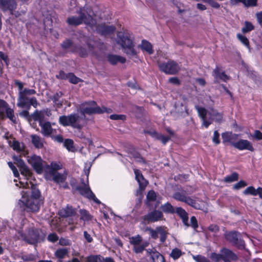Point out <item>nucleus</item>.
Instances as JSON below:
<instances>
[{
	"mask_svg": "<svg viewBox=\"0 0 262 262\" xmlns=\"http://www.w3.org/2000/svg\"><path fill=\"white\" fill-rule=\"evenodd\" d=\"M160 228L161 227H157L155 229H153L150 227H147L146 230L149 231L150 235L153 239H156L158 238L160 233L159 231L160 230Z\"/></svg>",
	"mask_w": 262,
	"mask_h": 262,
	"instance_id": "nucleus-38",
	"label": "nucleus"
},
{
	"mask_svg": "<svg viewBox=\"0 0 262 262\" xmlns=\"http://www.w3.org/2000/svg\"><path fill=\"white\" fill-rule=\"evenodd\" d=\"M51 115V111L49 108H46L40 111H35L32 115V118L35 121H45L46 116L49 117Z\"/></svg>",
	"mask_w": 262,
	"mask_h": 262,
	"instance_id": "nucleus-20",
	"label": "nucleus"
},
{
	"mask_svg": "<svg viewBox=\"0 0 262 262\" xmlns=\"http://www.w3.org/2000/svg\"><path fill=\"white\" fill-rule=\"evenodd\" d=\"M170 137L168 136H165L159 134L156 139L161 141L162 143L165 145L170 140Z\"/></svg>",
	"mask_w": 262,
	"mask_h": 262,
	"instance_id": "nucleus-56",
	"label": "nucleus"
},
{
	"mask_svg": "<svg viewBox=\"0 0 262 262\" xmlns=\"http://www.w3.org/2000/svg\"><path fill=\"white\" fill-rule=\"evenodd\" d=\"M161 209L165 213H173L174 212L173 207L168 202L161 205Z\"/></svg>",
	"mask_w": 262,
	"mask_h": 262,
	"instance_id": "nucleus-36",
	"label": "nucleus"
},
{
	"mask_svg": "<svg viewBox=\"0 0 262 262\" xmlns=\"http://www.w3.org/2000/svg\"><path fill=\"white\" fill-rule=\"evenodd\" d=\"M176 213L181 218L183 224L187 228L189 226L188 223V216L186 211L182 207H178L176 209Z\"/></svg>",
	"mask_w": 262,
	"mask_h": 262,
	"instance_id": "nucleus-27",
	"label": "nucleus"
},
{
	"mask_svg": "<svg viewBox=\"0 0 262 262\" xmlns=\"http://www.w3.org/2000/svg\"><path fill=\"white\" fill-rule=\"evenodd\" d=\"M257 0H245L244 5L248 8L250 7H255L257 6Z\"/></svg>",
	"mask_w": 262,
	"mask_h": 262,
	"instance_id": "nucleus-55",
	"label": "nucleus"
},
{
	"mask_svg": "<svg viewBox=\"0 0 262 262\" xmlns=\"http://www.w3.org/2000/svg\"><path fill=\"white\" fill-rule=\"evenodd\" d=\"M112 112V110L110 108H107L105 106L100 107L98 106L96 102L91 101L86 102L82 104L80 108V114L83 116V119H85V115H93V114H101L104 113L110 114Z\"/></svg>",
	"mask_w": 262,
	"mask_h": 262,
	"instance_id": "nucleus-7",
	"label": "nucleus"
},
{
	"mask_svg": "<svg viewBox=\"0 0 262 262\" xmlns=\"http://www.w3.org/2000/svg\"><path fill=\"white\" fill-rule=\"evenodd\" d=\"M27 160L28 162L38 174H41L43 171H45L46 168L49 167V165L43 161L40 156L35 155L28 157Z\"/></svg>",
	"mask_w": 262,
	"mask_h": 262,
	"instance_id": "nucleus-10",
	"label": "nucleus"
},
{
	"mask_svg": "<svg viewBox=\"0 0 262 262\" xmlns=\"http://www.w3.org/2000/svg\"><path fill=\"white\" fill-rule=\"evenodd\" d=\"M79 189L80 190V194L84 196L89 199L93 200L97 204H100V201L96 197L94 193L92 191L90 188H86L84 190H83L80 188Z\"/></svg>",
	"mask_w": 262,
	"mask_h": 262,
	"instance_id": "nucleus-24",
	"label": "nucleus"
},
{
	"mask_svg": "<svg viewBox=\"0 0 262 262\" xmlns=\"http://www.w3.org/2000/svg\"><path fill=\"white\" fill-rule=\"evenodd\" d=\"M32 142L36 148H41L43 147V144L41 139L36 135L31 136Z\"/></svg>",
	"mask_w": 262,
	"mask_h": 262,
	"instance_id": "nucleus-31",
	"label": "nucleus"
},
{
	"mask_svg": "<svg viewBox=\"0 0 262 262\" xmlns=\"http://www.w3.org/2000/svg\"><path fill=\"white\" fill-rule=\"evenodd\" d=\"M199 116L203 121V125L207 128L213 121L221 122L223 116L222 114L219 113L216 110L210 108L206 110L204 107L199 106H195Z\"/></svg>",
	"mask_w": 262,
	"mask_h": 262,
	"instance_id": "nucleus-4",
	"label": "nucleus"
},
{
	"mask_svg": "<svg viewBox=\"0 0 262 262\" xmlns=\"http://www.w3.org/2000/svg\"><path fill=\"white\" fill-rule=\"evenodd\" d=\"M106 58L107 61L112 65H116L118 62L124 63L126 61L125 58L119 55H114L113 54H107Z\"/></svg>",
	"mask_w": 262,
	"mask_h": 262,
	"instance_id": "nucleus-23",
	"label": "nucleus"
},
{
	"mask_svg": "<svg viewBox=\"0 0 262 262\" xmlns=\"http://www.w3.org/2000/svg\"><path fill=\"white\" fill-rule=\"evenodd\" d=\"M66 78H67L69 81L73 84H77L80 81V79L77 77L74 74L70 73L67 74Z\"/></svg>",
	"mask_w": 262,
	"mask_h": 262,
	"instance_id": "nucleus-44",
	"label": "nucleus"
},
{
	"mask_svg": "<svg viewBox=\"0 0 262 262\" xmlns=\"http://www.w3.org/2000/svg\"><path fill=\"white\" fill-rule=\"evenodd\" d=\"M141 241L142 237L139 235L136 236H132L130 238V243L133 246L141 244Z\"/></svg>",
	"mask_w": 262,
	"mask_h": 262,
	"instance_id": "nucleus-50",
	"label": "nucleus"
},
{
	"mask_svg": "<svg viewBox=\"0 0 262 262\" xmlns=\"http://www.w3.org/2000/svg\"><path fill=\"white\" fill-rule=\"evenodd\" d=\"M92 30H95L98 33L103 36H107L112 34L116 30V28L113 25L108 26L105 24L96 25L91 28Z\"/></svg>",
	"mask_w": 262,
	"mask_h": 262,
	"instance_id": "nucleus-14",
	"label": "nucleus"
},
{
	"mask_svg": "<svg viewBox=\"0 0 262 262\" xmlns=\"http://www.w3.org/2000/svg\"><path fill=\"white\" fill-rule=\"evenodd\" d=\"M132 156L136 162L142 164H147V162L139 152L135 151L132 153Z\"/></svg>",
	"mask_w": 262,
	"mask_h": 262,
	"instance_id": "nucleus-42",
	"label": "nucleus"
},
{
	"mask_svg": "<svg viewBox=\"0 0 262 262\" xmlns=\"http://www.w3.org/2000/svg\"><path fill=\"white\" fill-rule=\"evenodd\" d=\"M223 255L222 253H216L215 252L211 253L210 255V259L214 262H219L221 259L223 260Z\"/></svg>",
	"mask_w": 262,
	"mask_h": 262,
	"instance_id": "nucleus-47",
	"label": "nucleus"
},
{
	"mask_svg": "<svg viewBox=\"0 0 262 262\" xmlns=\"http://www.w3.org/2000/svg\"><path fill=\"white\" fill-rule=\"evenodd\" d=\"M86 259L87 262H104V257L100 255H90Z\"/></svg>",
	"mask_w": 262,
	"mask_h": 262,
	"instance_id": "nucleus-33",
	"label": "nucleus"
},
{
	"mask_svg": "<svg viewBox=\"0 0 262 262\" xmlns=\"http://www.w3.org/2000/svg\"><path fill=\"white\" fill-rule=\"evenodd\" d=\"M205 3H208L211 7L215 9H219L220 7V4L215 0H206Z\"/></svg>",
	"mask_w": 262,
	"mask_h": 262,
	"instance_id": "nucleus-60",
	"label": "nucleus"
},
{
	"mask_svg": "<svg viewBox=\"0 0 262 262\" xmlns=\"http://www.w3.org/2000/svg\"><path fill=\"white\" fill-rule=\"evenodd\" d=\"M147 244L146 243L143 244H138L135 245L133 247V250L134 252L136 253H142L144 250L145 248L147 246Z\"/></svg>",
	"mask_w": 262,
	"mask_h": 262,
	"instance_id": "nucleus-49",
	"label": "nucleus"
},
{
	"mask_svg": "<svg viewBox=\"0 0 262 262\" xmlns=\"http://www.w3.org/2000/svg\"><path fill=\"white\" fill-rule=\"evenodd\" d=\"M238 174L237 172H234L230 175L227 176L224 178V182L226 183H231L238 180Z\"/></svg>",
	"mask_w": 262,
	"mask_h": 262,
	"instance_id": "nucleus-39",
	"label": "nucleus"
},
{
	"mask_svg": "<svg viewBox=\"0 0 262 262\" xmlns=\"http://www.w3.org/2000/svg\"><path fill=\"white\" fill-rule=\"evenodd\" d=\"M59 123L63 126H71L74 128L80 129L83 125L80 123V118L77 114L63 115L59 117Z\"/></svg>",
	"mask_w": 262,
	"mask_h": 262,
	"instance_id": "nucleus-8",
	"label": "nucleus"
},
{
	"mask_svg": "<svg viewBox=\"0 0 262 262\" xmlns=\"http://www.w3.org/2000/svg\"><path fill=\"white\" fill-rule=\"evenodd\" d=\"M8 104H7V106L5 108L4 112H6L7 118H8L14 123H16V118L14 115V111L13 109L8 107Z\"/></svg>",
	"mask_w": 262,
	"mask_h": 262,
	"instance_id": "nucleus-34",
	"label": "nucleus"
},
{
	"mask_svg": "<svg viewBox=\"0 0 262 262\" xmlns=\"http://www.w3.org/2000/svg\"><path fill=\"white\" fill-rule=\"evenodd\" d=\"M247 185V183L243 180H241L237 183L234 185L233 188L236 190H238L243 188Z\"/></svg>",
	"mask_w": 262,
	"mask_h": 262,
	"instance_id": "nucleus-57",
	"label": "nucleus"
},
{
	"mask_svg": "<svg viewBox=\"0 0 262 262\" xmlns=\"http://www.w3.org/2000/svg\"><path fill=\"white\" fill-rule=\"evenodd\" d=\"M134 171L135 174V179L139 184V188L141 190L145 189L147 184V181L144 179L139 170L134 169Z\"/></svg>",
	"mask_w": 262,
	"mask_h": 262,
	"instance_id": "nucleus-22",
	"label": "nucleus"
},
{
	"mask_svg": "<svg viewBox=\"0 0 262 262\" xmlns=\"http://www.w3.org/2000/svg\"><path fill=\"white\" fill-rule=\"evenodd\" d=\"M64 146L70 151H74V142L72 139H67L64 142Z\"/></svg>",
	"mask_w": 262,
	"mask_h": 262,
	"instance_id": "nucleus-41",
	"label": "nucleus"
},
{
	"mask_svg": "<svg viewBox=\"0 0 262 262\" xmlns=\"http://www.w3.org/2000/svg\"><path fill=\"white\" fill-rule=\"evenodd\" d=\"M190 192H188L186 189H182L173 194V198L177 201L184 202L196 209H201V206L196 202V201L188 195Z\"/></svg>",
	"mask_w": 262,
	"mask_h": 262,
	"instance_id": "nucleus-9",
	"label": "nucleus"
},
{
	"mask_svg": "<svg viewBox=\"0 0 262 262\" xmlns=\"http://www.w3.org/2000/svg\"><path fill=\"white\" fill-rule=\"evenodd\" d=\"M220 134L217 132V130H215L213 133V136L212 138V141L215 144H219L220 143V140L219 139Z\"/></svg>",
	"mask_w": 262,
	"mask_h": 262,
	"instance_id": "nucleus-63",
	"label": "nucleus"
},
{
	"mask_svg": "<svg viewBox=\"0 0 262 262\" xmlns=\"http://www.w3.org/2000/svg\"><path fill=\"white\" fill-rule=\"evenodd\" d=\"M48 175L51 176L53 181L57 184H60L64 182L66 180L67 176V174L66 173H61L58 172L47 174L46 177H47Z\"/></svg>",
	"mask_w": 262,
	"mask_h": 262,
	"instance_id": "nucleus-25",
	"label": "nucleus"
},
{
	"mask_svg": "<svg viewBox=\"0 0 262 262\" xmlns=\"http://www.w3.org/2000/svg\"><path fill=\"white\" fill-rule=\"evenodd\" d=\"M237 38L247 48H250L249 40L245 36L239 33L237 34Z\"/></svg>",
	"mask_w": 262,
	"mask_h": 262,
	"instance_id": "nucleus-43",
	"label": "nucleus"
},
{
	"mask_svg": "<svg viewBox=\"0 0 262 262\" xmlns=\"http://www.w3.org/2000/svg\"><path fill=\"white\" fill-rule=\"evenodd\" d=\"M75 213L74 209L71 206H67L60 211L59 215L63 217H70Z\"/></svg>",
	"mask_w": 262,
	"mask_h": 262,
	"instance_id": "nucleus-30",
	"label": "nucleus"
},
{
	"mask_svg": "<svg viewBox=\"0 0 262 262\" xmlns=\"http://www.w3.org/2000/svg\"><path fill=\"white\" fill-rule=\"evenodd\" d=\"M13 159L17 162L18 166H20L25 171L26 175L30 174V171L29 169L26 166L23 160L19 157L14 156L13 157Z\"/></svg>",
	"mask_w": 262,
	"mask_h": 262,
	"instance_id": "nucleus-32",
	"label": "nucleus"
},
{
	"mask_svg": "<svg viewBox=\"0 0 262 262\" xmlns=\"http://www.w3.org/2000/svg\"><path fill=\"white\" fill-rule=\"evenodd\" d=\"M182 255V251L178 248H174L172 250L170 254V256L174 259H178Z\"/></svg>",
	"mask_w": 262,
	"mask_h": 262,
	"instance_id": "nucleus-46",
	"label": "nucleus"
},
{
	"mask_svg": "<svg viewBox=\"0 0 262 262\" xmlns=\"http://www.w3.org/2000/svg\"><path fill=\"white\" fill-rule=\"evenodd\" d=\"M245 195L251 194L253 196L257 195V189H255L253 186H249L247 187L243 192Z\"/></svg>",
	"mask_w": 262,
	"mask_h": 262,
	"instance_id": "nucleus-45",
	"label": "nucleus"
},
{
	"mask_svg": "<svg viewBox=\"0 0 262 262\" xmlns=\"http://www.w3.org/2000/svg\"><path fill=\"white\" fill-rule=\"evenodd\" d=\"M7 105V103L5 101L0 99V119L3 118L5 108Z\"/></svg>",
	"mask_w": 262,
	"mask_h": 262,
	"instance_id": "nucleus-53",
	"label": "nucleus"
},
{
	"mask_svg": "<svg viewBox=\"0 0 262 262\" xmlns=\"http://www.w3.org/2000/svg\"><path fill=\"white\" fill-rule=\"evenodd\" d=\"M17 6L16 0H0V9L4 12H9L12 13Z\"/></svg>",
	"mask_w": 262,
	"mask_h": 262,
	"instance_id": "nucleus-15",
	"label": "nucleus"
},
{
	"mask_svg": "<svg viewBox=\"0 0 262 262\" xmlns=\"http://www.w3.org/2000/svg\"><path fill=\"white\" fill-rule=\"evenodd\" d=\"M191 226L194 230L196 229L198 227V224L196 219L195 216H192L190 218V225L189 226Z\"/></svg>",
	"mask_w": 262,
	"mask_h": 262,
	"instance_id": "nucleus-62",
	"label": "nucleus"
},
{
	"mask_svg": "<svg viewBox=\"0 0 262 262\" xmlns=\"http://www.w3.org/2000/svg\"><path fill=\"white\" fill-rule=\"evenodd\" d=\"M160 71L166 74L174 75L180 70L179 64L173 60H169L167 62H163L159 64Z\"/></svg>",
	"mask_w": 262,
	"mask_h": 262,
	"instance_id": "nucleus-11",
	"label": "nucleus"
},
{
	"mask_svg": "<svg viewBox=\"0 0 262 262\" xmlns=\"http://www.w3.org/2000/svg\"><path fill=\"white\" fill-rule=\"evenodd\" d=\"M238 137V135L232 134L231 132H226L222 134L223 139V143L226 144V143H230L232 145V143H235L233 140L236 139Z\"/></svg>",
	"mask_w": 262,
	"mask_h": 262,
	"instance_id": "nucleus-26",
	"label": "nucleus"
},
{
	"mask_svg": "<svg viewBox=\"0 0 262 262\" xmlns=\"http://www.w3.org/2000/svg\"><path fill=\"white\" fill-rule=\"evenodd\" d=\"M90 168H91V165L89 166L88 167H86V166H85V168L84 169V173L85 176H86L85 180H84V178H81V183L82 185L81 186L76 185L74 187V188L77 191H78L80 194L81 191L80 189H79V188H80L83 190H84V189H85L87 187L90 188L89 186V179H88L89 175L90 173Z\"/></svg>",
	"mask_w": 262,
	"mask_h": 262,
	"instance_id": "nucleus-18",
	"label": "nucleus"
},
{
	"mask_svg": "<svg viewBox=\"0 0 262 262\" xmlns=\"http://www.w3.org/2000/svg\"><path fill=\"white\" fill-rule=\"evenodd\" d=\"M163 218V213L159 210H154L143 216L145 223H155L162 220Z\"/></svg>",
	"mask_w": 262,
	"mask_h": 262,
	"instance_id": "nucleus-13",
	"label": "nucleus"
},
{
	"mask_svg": "<svg viewBox=\"0 0 262 262\" xmlns=\"http://www.w3.org/2000/svg\"><path fill=\"white\" fill-rule=\"evenodd\" d=\"M226 237L228 241L239 249L245 248V242L243 239L240 238V234L238 232L236 231L230 232L226 234Z\"/></svg>",
	"mask_w": 262,
	"mask_h": 262,
	"instance_id": "nucleus-12",
	"label": "nucleus"
},
{
	"mask_svg": "<svg viewBox=\"0 0 262 262\" xmlns=\"http://www.w3.org/2000/svg\"><path fill=\"white\" fill-rule=\"evenodd\" d=\"M232 146L239 150H247L250 151L254 150L252 144L246 139H241L235 143H232Z\"/></svg>",
	"mask_w": 262,
	"mask_h": 262,
	"instance_id": "nucleus-16",
	"label": "nucleus"
},
{
	"mask_svg": "<svg viewBox=\"0 0 262 262\" xmlns=\"http://www.w3.org/2000/svg\"><path fill=\"white\" fill-rule=\"evenodd\" d=\"M20 187L24 190L21 191V198L19 200L18 204L24 210L27 211H38L43 203L39 190L31 182L27 181L25 183L20 181Z\"/></svg>",
	"mask_w": 262,
	"mask_h": 262,
	"instance_id": "nucleus-1",
	"label": "nucleus"
},
{
	"mask_svg": "<svg viewBox=\"0 0 262 262\" xmlns=\"http://www.w3.org/2000/svg\"><path fill=\"white\" fill-rule=\"evenodd\" d=\"M139 47L143 51L146 52L149 55L152 54L154 52L152 45L146 40H142Z\"/></svg>",
	"mask_w": 262,
	"mask_h": 262,
	"instance_id": "nucleus-28",
	"label": "nucleus"
},
{
	"mask_svg": "<svg viewBox=\"0 0 262 262\" xmlns=\"http://www.w3.org/2000/svg\"><path fill=\"white\" fill-rule=\"evenodd\" d=\"M133 39L134 37L129 31L122 29L117 32L116 41L125 54L133 56L136 55Z\"/></svg>",
	"mask_w": 262,
	"mask_h": 262,
	"instance_id": "nucleus-3",
	"label": "nucleus"
},
{
	"mask_svg": "<svg viewBox=\"0 0 262 262\" xmlns=\"http://www.w3.org/2000/svg\"><path fill=\"white\" fill-rule=\"evenodd\" d=\"M125 116L123 115L113 114L110 116V118L114 120H124L125 119Z\"/></svg>",
	"mask_w": 262,
	"mask_h": 262,
	"instance_id": "nucleus-61",
	"label": "nucleus"
},
{
	"mask_svg": "<svg viewBox=\"0 0 262 262\" xmlns=\"http://www.w3.org/2000/svg\"><path fill=\"white\" fill-rule=\"evenodd\" d=\"M79 16H72L67 19V23L73 26H77L83 23L93 28L96 25V20L94 18V12L90 8L86 6L80 8L77 12Z\"/></svg>",
	"mask_w": 262,
	"mask_h": 262,
	"instance_id": "nucleus-2",
	"label": "nucleus"
},
{
	"mask_svg": "<svg viewBox=\"0 0 262 262\" xmlns=\"http://www.w3.org/2000/svg\"><path fill=\"white\" fill-rule=\"evenodd\" d=\"M9 226L8 221L4 220L0 223V233L5 232L7 227Z\"/></svg>",
	"mask_w": 262,
	"mask_h": 262,
	"instance_id": "nucleus-59",
	"label": "nucleus"
},
{
	"mask_svg": "<svg viewBox=\"0 0 262 262\" xmlns=\"http://www.w3.org/2000/svg\"><path fill=\"white\" fill-rule=\"evenodd\" d=\"M79 213L80 214V219L84 222L90 221L92 219V216L86 210L80 209Z\"/></svg>",
	"mask_w": 262,
	"mask_h": 262,
	"instance_id": "nucleus-40",
	"label": "nucleus"
},
{
	"mask_svg": "<svg viewBox=\"0 0 262 262\" xmlns=\"http://www.w3.org/2000/svg\"><path fill=\"white\" fill-rule=\"evenodd\" d=\"M47 239L50 242L55 243L58 240V236L56 233H52L49 234Z\"/></svg>",
	"mask_w": 262,
	"mask_h": 262,
	"instance_id": "nucleus-58",
	"label": "nucleus"
},
{
	"mask_svg": "<svg viewBox=\"0 0 262 262\" xmlns=\"http://www.w3.org/2000/svg\"><path fill=\"white\" fill-rule=\"evenodd\" d=\"M223 255V260L224 262H231L237 259V255L231 250L227 248H223L220 250Z\"/></svg>",
	"mask_w": 262,
	"mask_h": 262,
	"instance_id": "nucleus-17",
	"label": "nucleus"
},
{
	"mask_svg": "<svg viewBox=\"0 0 262 262\" xmlns=\"http://www.w3.org/2000/svg\"><path fill=\"white\" fill-rule=\"evenodd\" d=\"M156 193L154 190H150L147 194L146 199L149 201H154L156 200Z\"/></svg>",
	"mask_w": 262,
	"mask_h": 262,
	"instance_id": "nucleus-54",
	"label": "nucleus"
},
{
	"mask_svg": "<svg viewBox=\"0 0 262 262\" xmlns=\"http://www.w3.org/2000/svg\"><path fill=\"white\" fill-rule=\"evenodd\" d=\"M213 76L216 82H219L220 80L226 82L229 79V77L225 72H221V70L217 66L216 67L213 71Z\"/></svg>",
	"mask_w": 262,
	"mask_h": 262,
	"instance_id": "nucleus-21",
	"label": "nucleus"
},
{
	"mask_svg": "<svg viewBox=\"0 0 262 262\" xmlns=\"http://www.w3.org/2000/svg\"><path fill=\"white\" fill-rule=\"evenodd\" d=\"M38 121L39 122V125L41 127V134L45 137L50 136L52 134L53 132V128L52 127L51 122L42 120Z\"/></svg>",
	"mask_w": 262,
	"mask_h": 262,
	"instance_id": "nucleus-19",
	"label": "nucleus"
},
{
	"mask_svg": "<svg viewBox=\"0 0 262 262\" xmlns=\"http://www.w3.org/2000/svg\"><path fill=\"white\" fill-rule=\"evenodd\" d=\"M150 258L152 262H165L164 256L157 251L152 253Z\"/></svg>",
	"mask_w": 262,
	"mask_h": 262,
	"instance_id": "nucleus-37",
	"label": "nucleus"
},
{
	"mask_svg": "<svg viewBox=\"0 0 262 262\" xmlns=\"http://www.w3.org/2000/svg\"><path fill=\"white\" fill-rule=\"evenodd\" d=\"M254 29L253 25L249 21H246L245 26L242 28V31L243 33H247Z\"/></svg>",
	"mask_w": 262,
	"mask_h": 262,
	"instance_id": "nucleus-48",
	"label": "nucleus"
},
{
	"mask_svg": "<svg viewBox=\"0 0 262 262\" xmlns=\"http://www.w3.org/2000/svg\"><path fill=\"white\" fill-rule=\"evenodd\" d=\"M252 137L257 140H262V133L259 130H255Z\"/></svg>",
	"mask_w": 262,
	"mask_h": 262,
	"instance_id": "nucleus-64",
	"label": "nucleus"
},
{
	"mask_svg": "<svg viewBox=\"0 0 262 262\" xmlns=\"http://www.w3.org/2000/svg\"><path fill=\"white\" fill-rule=\"evenodd\" d=\"M159 232H160L159 234L160 235V241L162 243H164L166 239L167 233L162 227H161Z\"/></svg>",
	"mask_w": 262,
	"mask_h": 262,
	"instance_id": "nucleus-51",
	"label": "nucleus"
},
{
	"mask_svg": "<svg viewBox=\"0 0 262 262\" xmlns=\"http://www.w3.org/2000/svg\"><path fill=\"white\" fill-rule=\"evenodd\" d=\"M17 238L21 239L29 244L35 245L38 243L43 241L46 238V234L40 230L37 229H31L26 234L22 230L17 231Z\"/></svg>",
	"mask_w": 262,
	"mask_h": 262,
	"instance_id": "nucleus-5",
	"label": "nucleus"
},
{
	"mask_svg": "<svg viewBox=\"0 0 262 262\" xmlns=\"http://www.w3.org/2000/svg\"><path fill=\"white\" fill-rule=\"evenodd\" d=\"M68 254V250L67 248H59L55 251V256L58 258L62 259L64 258Z\"/></svg>",
	"mask_w": 262,
	"mask_h": 262,
	"instance_id": "nucleus-35",
	"label": "nucleus"
},
{
	"mask_svg": "<svg viewBox=\"0 0 262 262\" xmlns=\"http://www.w3.org/2000/svg\"><path fill=\"white\" fill-rule=\"evenodd\" d=\"M36 91L33 89L25 88L23 91L19 92L17 105L21 108H29L32 105L37 107L38 103L35 97H29L28 96L34 95Z\"/></svg>",
	"mask_w": 262,
	"mask_h": 262,
	"instance_id": "nucleus-6",
	"label": "nucleus"
},
{
	"mask_svg": "<svg viewBox=\"0 0 262 262\" xmlns=\"http://www.w3.org/2000/svg\"><path fill=\"white\" fill-rule=\"evenodd\" d=\"M61 165L60 163L58 162H52L51 165H49V168H46L45 171L47 172V174H50L52 173L57 172V170L61 168Z\"/></svg>",
	"mask_w": 262,
	"mask_h": 262,
	"instance_id": "nucleus-29",
	"label": "nucleus"
},
{
	"mask_svg": "<svg viewBox=\"0 0 262 262\" xmlns=\"http://www.w3.org/2000/svg\"><path fill=\"white\" fill-rule=\"evenodd\" d=\"M193 258L196 262H211L208 258L201 255L193 256Z\"/></svg>",
	"mask_w": 262,
	"mask_h": 262,
	"instance_id": "nucleus-52",
	"label": "nucleus"
}]
</instances>
